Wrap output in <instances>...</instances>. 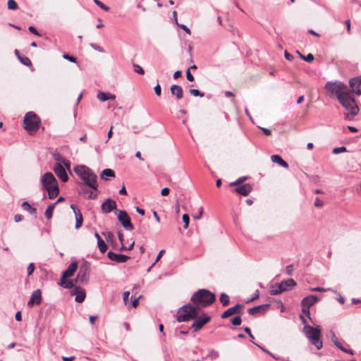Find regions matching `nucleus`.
<instances>
[{"label": "nucleus", "mask_w": 361, "mask_h": 361, "mask_svg": "<svg viewBox=\"0 0 361 361\" xmlns=\"http://www.w3.org/2000/svg\"><path fill=\"white\" fill-rule=\"evenodd\" d=\"M75 228L78 229L80 227H81L82 222H83L82 214L80 212V211L75 212Z\"/></svg>", "instance_id": "25"}, {"label": "nucleus", "mask_w": 361, "mask_h": 361, "mask_svg": "<svg viewBox=\"0 0 361 361\" xmlns=\"http://www.w3.org/2000/svg\"><path fill=\"white\" fill-rule=\"evenodd\" d=\"M90 46L94 49V50L97 51H99V52H104V49L102 47L95 44H93V43H91L90 44Z\"/></svg>", "instance_id": "48"}, {"label": "nucleus", "mask_w": 361, "mask_h": 361, "mask_svg": "<svg viewBox=\"0 0 361 361\" xmlns=\"http://www.w3.org/2000/svg\"><path fill=\"white\" fill-rule=\"evenodd\" d=\"M22 208L27 211L31 214H35L37 213V209L35 207H32L28 202H23L22 204Z\"/></svg>", "instance_id": "27"}, {"label": "nucleus", "mask_w": 361, "mask_h": 361, "mask_svg": "<svg viewBox=\"0 0 361 361\" xmlns=\"http://www.w3.org/2000/svg\"><path fill=\"white\" fill-rule=\"evenodd\" d=\"M269 306V305H268V304L256 306V307L248 309L247 312L250 315H255L257 313L265 312L267 311V310L268 309Z\"/></svg>", "instance_id": "21"}, {"label": "nucleus", "mask_w": 361, "mask_h": 361, "mask_svg": "<svg viewBox=\"0 0 361 361\" xmlns=\"http://www.w3.org/2000/svg\"><path fill=\"white\" fill-rule=\"evenodd\" d=\"M53 170L59 178H60L63 182H66L68 180V176L63 166L60 165L59 164H55L53 167Z\"/></svg>", "instance_id": "12"}, {"label": "nucleus", "mask_w": 361, "mask_h": 361, "mask_svg": "<svg viewBox=\"0 0 361 361\" xmlns=\"http://www.w3.org/2000/svg\"><path fill=\"white\" fill-rule=\"evenodd\" d=\"M331 341L334 343V345H337V342L338 341L336 334H334V332L333 331H331Z\"/></svg>", "instance_id": "55"}, {"label": "nucleus", "mask_w": 361, "mask_h": 361, "mask_svg": "<svg viewBox=\"0 0 361 361\" xmlns=\"http://www.w3.org/2000/svg\"><path fill=\"white\" fill-rule=\"evenodd\" d=\"M56 204V202H54V204H49L47 209L45 210L44 215L47 217V219H50L52 217L53 211L54 209V207Z\"/></svg>", "instance_id": "28"}, {"label": "nucleus", "mask_w": 361, "mask_h": 361, "mask_svg": "<svg viewBox=\"0 0 361 361\" xmlns=\"http://www.w3.org/2000/svg\"><path fill=\"white\" fill-rule=\"evenodd\" d=\"M74 287V282L73 281H67L66 285L64 286L65 288H73Z\"/></svg>", "instance_id": "57"}, {"label": "nucleus", "mask_w": 361, "mask_h": 361, "mask_svg": "<svg viewBox=\"0 0 361 361\" xmlns=\"http://www.w3.org/2000/svg\"><path fill=\"white\" fill-rule=\"evenodd\" d=\"M189 92H190V93L192 95H193V96H195V97H204V93L200 92L198 90H197V89H190Z\"/></svg>", "instance_id": "36"}, {"label": "nucleus", "mask_w": 361, "mask_h": 361, "mask_svg": "<svg viewBox=\"0 0 361 361\" xmlns=\"http://www.w3.org/2000/svg\"><path fill=\"white\" fill-rule=\"evenodd\" d=\"M133 67H134L135 72H136L140 75H143L145 73L144 69L140 66H139L137 64H134Z\"/></svg>", "instance_id": "39"}, {"label": "nucleus", "mask_w": 361, "mask_h": 361, "mask_svg": "<svg viewBox=\"0 0 361 361\" xmlns=\"http://www.w3.org/2000/svg\"><path fill=\"white\" fill-rule=\"evenodd\" d=\"M348 83L349 86L340 80L328 81L324 89L330 97H336L345 109L344 118L352 120L360 111L355 94H361V75L350 78Z\"/></svg>", "instance_id": "1"}, {"label": "nucleus", "mask_w": 361, "mask_h": 361, "mask_svg": "<svg viewBox=\"0 0 361 361\" xmlns=\"http://www.w3.org/2000/svg\"><path fill=\"white\" fill-rule=\"evenodd\" d=\"M323 204V202L319 197L315 198L314 202V206L315 207H322Z\"/></svg>", "instance_id": "44"}, {"label": "nucleus", "mask_w": 361, "mask_h": 361, "mask_svg": "<svg viewBox=\"0 0 361 361\" xmlns=\"http://www.w3.org/2000/svg\"><path fill=\"white\" fill-rule=\"evenodd\" d=\"M89 274V266L86 262H85L82 265H80L79 268V271L75 279V282L81 283L86 282L88 280Z\"/></svg>", "instance_id": "9"}, {"label": "nucleus", "mask_w": 361, "mask_h": 361, "mask_svg": "<svg viewBox=\"0 0 361 361\" xmlns=\"http://www.w3.org/2000/svg\"><path fill=\"white\" fill-rule=\"evenodd\" d=\"M107 256L111 261H114L117 263H124L130 259L127 255L117 254L111 251L108 252Z\"/></svg>", "instance_id": "16"}, {"label": "nucleus", "mask_w": 361, "mask_h": 361, "mask_svg": "<svg viewBox=\"0 0 361 361\" xmlns=\"http://www.w3.org/2000/svg\"><path fill=\"white\" fill-rule=\"evenodd\" d=\"M295 286H296V282L293 279H288L282 281L280 283L271 285L269 289V293L272 295H276L288 290L290 288Z\"/></svg>", "instance_id": "6"}, {"label": "nucleus", "mask_w": 361, "mask_h": 361, "mask_svg": "<svg viewBox=\"0 0 361 361\" xmlns=\"http://www.w3.org/2000/svg\"><path fill=\"white\" fill-rule=\"evenodd\" d=\"M23 219V216L20 214H16L14 216V220L16 222H20Z\"/></svg>", "instance_id": "64"}, {"label": "nucleus", "mask_w": 361, "mask_h": 361, "mask_svg": "<svg viewBox=\"0 0 361 361\" xmlns=\"http://www.w3.org/2000/svg\"><path fill=\"white\" fill-rule=\"evenodd\" d=\"M63 166L66 169V171H71V162L69 160L66 159L65 162H63Z\"/></svg>", "instance_id": "50"}, {"label": "nucleus", "mask_w": 361, "mask_h": 361, "mask_svg": "<svg viewBox=\"0 0 361 361\" xmlns=\"http://www.w3.org/2000/svg\"><path fill=\"white\" fill-rule=\"evenodd\" d=\"M97 97L101 102H105L109 99H115L116 96L110 93H106L100 91L98 92Z\"/></svg>", "instance_id": "24"}, {"label": "nucleus", "mask_w": 361, "mask_h": 361, "mask_svg": "<svg viewBox=\"0 0 361 361\" xmlns=\"http://www.w3.org/2000/svg\"><path fill=\"white\" fill-rule=\"evenodd\" d=\"M318 301V298L315 295H310L305 298H304L301 301L302 305H305L307 307H311L314 305Z\"/></svg>", "instance_id": "19"}, {"label": "nucleus", "mask_w": 361, "mask_h": 361, "mask_svg": "<svg viewBox=\"0 0 361 361\" xmlns=\"http://www.w3.org/2000/svg\"><path fill=\"white\" fill-rule=\"evenodd\" d=\"M116 214H117L118 220L126 230L132 231L134 229L130 219L126 211L118 210L116 212Z\"/></svg>", "instance_id": "8"}, {"label": "nucleus", "mask_w": 361, "mask_h": 361, "mask_svg": "<svg viewBox=\"0 0 361 361\" xmlns=\"http://www.w3.org/2000/svg\"><path fill=\"white\" fill-rule=\"evenodd\" d=\"M100 176L102 179L107 180L108 177H114L115 173L111 169H106L102 171V172L100 174Z\"/></svg>", "instance_id": "26"}, {"label": "nucleus", "mask_w": 361, "mask_h": 361, "mask_svg": "<svg viewBox=\"0 0 361 361\" xmlns=\"http://www.w3.org/2000/svg\"><path fill=\"white\" fill-rule=\"evenodd\" d=\"M243 305L240 304H237L234 305L233 307H231L228 309H227L226 311L223 312L221 314L222 319H226L231 315L238 314H240L241 313V310L243 308Z\"/></svg>", "instance_id": "13"}, {"label": "nucleus", "mask_w": 361, "mask_h": 361, "mask_svg": "<svg viewBox=\"0 0 361 361\" xmlns=\"http://www.w3.org/2000/svg\"><path fill=\"white\" fill-rule=\"evenodd\" d=\"M246 179H247V177H246V176L240 177V178H239L236 181H235V182L232 183L231 185H239V184H240L241 183H243V181H245Z\"/></svg>", "instance_id": "47"}, {"label": "nucleus", "mask_w": 361, "mask_h": 361, "mask_svg": "<svg viewBox=\"0 0 361 361\" xmlns=\"http://www.w3.org/2000/svg\"><path fill=\"white\" fill-rule=\"evenodd\" d=\"M129 295H130V292L129 291H125L123 293V301L126 304L128 300V298H129Z\"/></svg>", "instance_id": "61"}, {"label": "nucleus", "mask_w": 361, "mask_h": 361, "mask_svg": "<svg viewBox=\"0 0 361 361\" xmlns=\"http://www.w3.org/2000/svg\"><path fill=\"white\" fill-rule=\"evenodd\" d=\"M297 53L299 54L300 58L308 63H311L314 60V56L312 54H308L306 56H305L298 51H297Z\"/></svg>", "instance_id": "33"}, {"label": "nucleus", "mask_w": 361, "mask_h": 361, "mask_svg": "<svg viewBox=\"0 0 361 361\" xmlns=\"http://www.w3.org/2000/svg\"><path fill=\"white\" fill-rule=\"evenodd\" d=\"M216 300L215 295L207 289H200L191 297L190 300L195 305L190 304L182 306L177 316L179 322H188L195 318L200 307H206L212 305Z\"/></svg>", "instance_id": "2"}, {"label": "nucleus", "mask_w": 361, "mask_h": 361, "mask_svg": "<svg viewBox=\"0 0 361 361\" xmlns=\"http://www.w3.org/2000/svg\"><path fill=\"white\" fill-rule=\"evenodd\" d=\"M186 78L190 82L194 81V76L191 74L190 68L186 71Z\"/></svg>", "instance_id": "49"}, {"label": "nucleus", "mask_w": 361, "mask_h": 361, "mask_svg": "<svg viewBox=\"0 0 361 361\" xmlns=\"http://www.w3.org/2000/svg\"><path fill=\"white\" fill-rule=\"evenodd\" d=\"M310 307H307L305 305H302V312L305 314L310 319Z\"/></svg>", "instance_id": "42"}, {"label": "nucleus", "mask_w": 361, "mask_h": 361, "mask_svg": "<svg viewBox=\"0 0 361 361\" xmlns=\"http://www.w3.org/2000/svg\"><path fill=\"white\" fill-rule=\"evenodd\" d=\"M164 252H165V250H161L159 252V254H158V255H157V258H156V259H155L154 262L152 264V266H154V264H156V263L159 260V259L162 257V255H163V254L164 253Z\"/></svg>", "instance_id": "59"}, {"label": "nucleus", "mask_w": 361, "mask_h": 361, "mask_svg": "<svg viewBox=\"0 0 361 361\" xmlns=\"http://www.w3.org/2000/svg\"><path fill=\"white\" fill-rule=\"evenodd\" d=\"M220 302L223 306H227L230 302L229 296L227 294L222 293L220 296Z\"/></svg>", "instance_id": "31"}, {"label": "nucleus", "mask_w": 361, "mask_h": 361, "mask_svg": "<svg viewBox=\"0 0 361 361\" xmlns=\"http://www.w3.org/2000/svg\"><path fill=\"white\" fill-rule=\"evenodd\" d=\"M141 298V295H140L138 298H135L133 301H132V305L133 307H136L137 305H138V303H139V299Z\"/></svg>", "instance_id": "62"}, {"label": "nucleus", "mask_w": 361, "mask_h": 361, "mask_svg": "<svg viewBox=\"0 0 361 361\" xmlns=\"http://www.w3.org/2000/svg\"><path fill=\"white\" fill-rule=\"evenodd\" d=\"M78 192L80 195H82L84 197L88 200H94L97 197V193H94L92 191L90 190L87 186L83 184H80L78 189Z\"/></svg>", "instance_id": "14"}, {"label": "nucleus", "mask_w": 361, "mask_h": 361, "mask_svg": "<svg viewBox=\"0 0 361 361\" xmlns=\"http://www.w3.org/2000/svg\"><path fill=\"white\" fill-rule=\"evenodd\" d=\"M66 277H67V276H63V275L62 274V276H61V279H60V281H59V282H58V284H59V286H63V287L64 288V286L66 285V282H67V281L66 280Z\"/></svg>", "instance_id": "53"}, {"label": "nucleus", "mask_w": 361, "mask_h": 361, "mask_svg": "<svg viewBox=\"0 0 361 361\" xmlns=\"http://www.w3.org/2000/svg\"><path fill=\"white\" fill-rule=\"evenodd\" d=\"M78 268V264L77 262H74L69 264L68 268L66 271L63 272V276L70 277L73 275L75 271L77 270Z\"/></svg>", "instance_id": "22"}, {"label": "nucleus", "mask_w": 361, "mask_h": 361, "mask_svg": "<svg viewBox=\"0 0 361 361\" xmlns=\"http://www.w3.org/2000/svg\"><path fill=\"white\" fill-rule=\"evenodd\" d=\"M293 267L292 264L288 265L286 268V272L288 275H292Z\"/></svg>", "instance_id": "52"}, {"label": "nucleus", "mask_w": 361, "mask_h": 361, "mask_svg": "<svg viewBox=\"0 0 361 361\" xmlns=\"http://www.w3.org/2000/svg\"><path fill=\"white\" fill-rule=\"evenodd\" d=\"M97 246L99 251L102 253H104L107 250V245L105 242L102 240V238H99V240L97 242Z\"/></svg>", "instance_id": "30"}, {"label": "nucleus", "mask_w": 361, "mask_h": 361, "mask_svg": "<svg viewBox=\"0 0 361 361\" xmlns=\"http://www.w3.org/2000/svg\"><path fill=\"white\" fill-rule=\"evenodd\" d=\"M271 160L274 162V163H276L278 164H279L280 166H283V168L285 169H288V164L285 161L281 156L278 155V154H274V155H272L271 157Z\"/></svg>", "instance_id": "23"}, {"label": "nucleus", "mask_w": 361, "mask_h": 361, "mask_svg": "<svg viewBox=\"0 0 361 361\" xmlns=\"http://www.w3.org/2000/svg\"><path fill=\"white\" fill-rule=\"evenodd\" d=\"M183 223H184V228H188V224H189V221H190V217L188 214H184L183 215Z\"/></svg>", "instance_id": "40"}, {"label": "nucleus", "mask_w": 361, "mask_h": 361, "mask_svg": "<svg viewBox=\"0 0 361 361\" xmlns=\"http://www.w3.org/2000/svg\"><path fill=\"white\" fill-rule=\"evenodd\" d=\"M284 56L288 61H292L294 58L293 56L288 51H285Z\"/></svg>", "instance_id": "60"}, {"label": "nucleus", "mask_w": 361, "mask_h": 361, "mask_svg": "<svg viewBox=\"0 0 361 361\" xmlns=\"http://www.w3.org/2000/svg\"><path fill=\"white\" fill-rule=\"evenodd\" d=\"M331 290V288L326 289V288H321V287H315V288H310L311 291H317V292H326L327 290Z\"/></svg>", "instance_id": "43"}, {"label": "nucleus", "mask_w": 361, "mask_h": 361, "mask_svg": "<svg viewBox=\"0 0 361 361\" xmlns=\"http://www.w3.org/2000/svg\"><path fill=\"white\" fill-rule=\"evenodd\" d=\"M171 93L175 95L177 99H180L183 96V90L181 86L172 85L170 87Z\"/></svg>", "instance_id": "20"}, {"label": "nucleus", "mask_w": 361, "mask_h": 361, "mask_svg": "<svg viewBox=\"0 0 361 361\" xmlns=\"http://www.w3.org/2000/svg\"><path fill=\"white\" fill-rule=\"evenodd\" d=\"M28 30L32 32V34L35 35H37V36H40L39 33L38 32V31L36 30V28L33 26H30L28 27Z\"/></svg>", "instance_id": "54"}, {"label": "nucleus", "mask_w": 361, "mask_h": 361, "mask_svg": "<svg viewBox=\"0 0 361 361\" xmlns=\"http://www.w3.org/2000/svg\"><path fill=\"white\" fill-rule=\"evenodd\" d=\"M71 294L73 295H75V300L77 302H82L86 296L85 289L80 287H75V288L72 290Z\"/></svg>", "instance_id": "17"}, {"label": "nucleus", "mask_w": 361, "mask_h": 361, "mask_svg": "<svg viewBox=\"0 0 361 361\" xmlns=\"http://www.w3.org/2000/svg\"><path fill=\"white\" fill-rule=\"evenodd\" d=\"M16 54L18 55L19 60L23 65H25L26 66H32V62L28 57L19 56L18 50H16Z\"/></svg>", "instance_id": "29"}, {"label": "nucleus", "mask_w": 361, "mask_h": 361, "mask_svg": "<svg viewBox=\"0 0 361 361\" xmlns=\"http://www.w3.org/2000/svg\"><path fill=\"white\" fill-rule=\"evenodd\" d=\"M303 332L310 343L314 345L317 350L322 348L323 343L321 340V331L319 327L314 328L309 325H305Z\"/></svg>", "instance_id": "5"}, {"label": "nucleus", "mask_w": 361, "mask_h": 361, "mask_svg": "<svg viewBox=\"0 0 361 361\" xmlns=\"http://www.w3.org/2000/svg\"><path fill=\"white\" fill-rule=\"evenodd\" d=\"M235 191L243 196L248 195L252 191V186L249 183L242 185L235 189Z\"/></svg>", "instance_id": "18"}, {"label": "nucleus", "mask_w": 361, "mask_h": 361, "mask_svg": "<svg viewBox=\"0 0 361 361\" xmlns=\"http://www.w3.org/2000/svg\"><path fill=\"white\" fill-rule=\"evenodd\" d=\"M41 183L47 191L49 199L53 200L56 197L59 192V185L56 179L51 172H47L42 176Z\"/></svg>", "instance_id": "4"}, {"label": "nucleus", "mask_w": 361, "mask_h": 361, "mask_svg": "<svg viewBox=\"0 0 361 361\" xmlns=\"http://www.w3.org/2000/svg\"><path fill=\"white\" fill-rule=\"evenodd\" d=\"M8 8L11 10H16L18 8V4L15 0H8Z\"/></svg>", "instance_id": "35"}, {"label": "nucleus", "mask_w": 361, "mask_h": 361, "mask_svg": "<svg viewBox=\"0 0 361 361\" xmlns=\"http://www.w3.org/2000/svg\"><path fill=\"white\" fill-rule=\"evenodd\" d=\"M63 58L66 59V60H68V61H71V62H72V63H76V61H77L76 59L74 56H70V55H68L67 54H64L63 55Z\"/></svg>", "instance_id": "41"}, {"label": "nucleus", "mask_w": 361, "mask_h": 361, "mask_svg": "<svg viewBox=\"0 0 361 361\" xmlns=\"http://www.w3.org/2000/svg\"><path fill=\"white\" fill-rule=\"evenodd\" d=\"M94 2L95 3L96 5H97L98 6H99L102 9H103L104 11H108L109 10V8L104 5L102 1H100L99 0H94Z\"/></svg>", "instance_id": "38"}, {"label": "nucleus", "mask_w": 361, "mask_h": 361, "mask_svg": "<svg viewBox=\"0 0 361 361\" xmlns=\"http://www.w3.org/2000/svg\"><path fill=\"white\" fill-rule=\"evenodd\" d=\"M154 92H155V94L157 95V96H160L161 95V86L159 85V84H157L154 88Z\"/></svg>", "instance_id": "51"}, {"label": "nucleus", "mask_w": 361, "mask_h": 361, "mask_svg": "<svg viewBox=\"0 0 361 361\" xmlns=\"http://www.w3.org/2000/svg\"><path fill=\"white\" fill-rule=\"evenodd\" d=\"M74 171L83 180V185L94 190H98L97 176L92 169L85 166H77Z\"/></svg>", "instance_id": "3"}, {"label": "nucleus", "mask_w": 361, "mask_h": 361, "mask_svg": "<svg viewBox=\"0 0 361 361\" xmlns=\"http://www.w3.org/2000/svg\"><path fill=\"white\" fill-rule=\"evenodd\" d=\"M169 189L168 188H164L161 191V194L163 196H166L169 195Z\"/></svg>", "instance_id": "63"}, {"label": "nucleus", "mask_w": 361, "mask_h": 361, "mask_svg": "<svg viewBox=\"0 0 361 361\" xmlns=\"http://www.w3.org/2000/svg\"><path fill=\"white\" fill-rule=\"evenodd\" d=\"M34 270H35V264L33 263H30L27 268V275L28 276L31 275L33 273Z\"/></svg>", "instance_id": "45"}, {"label": "nucleus", "mask_w": 361, "mask_h": 361, "mask_svg": "<svg viewBox=\"0 0 361 361\" xmlns=\"http://www.w3.org/2000/svg\"><path fill=\"white\" fill-rule=\"evenodd\" d=\"M192 319H195V321L192 324V327L197 331L200 330L204 324L211 320V317L204 314L200 317L197 315L196 317Z\"/></svg>", "instance_id": "10"}, {"label": "nucleus", "mask_w": 361, "mask_h": 361, "mask_svg": "<svg viewBox=\"0 0 361 361\" xmlns=\"http://www.w3.org/2000/svg\"><path fill=\"white\" fill-rule=\"evenodd\" d=\"M346 151H347V149L345 147H336V148L333 149L332 153L334 154H338L339 153L345 152Z\"/></svg>", "instance_id": "37"}, {"label": "nucleus", "mask_w": 361, "mask_h": 361, "mask_svg": "<svg viewBox=\"0 0 361 361\" xmlns=\"http://www.w3.org/2000/svg\"><path fill=\"white\" fill-rule=\"evenodd\" d=\"M42 301V292L39 289H37L32 292L30 300L27 302V306L32 307L34 304L39 305Z\"/></svg>", "instance_id": "15"}, {"label": "nucleus", "mask_w": 361, "mask_h": 361, "mask_svg": "<svg viewBox=\"0 0 361 361\" xmlns=\"http://www.w3.org/2000/svg\"><path fill=\"white\" fill-rule=\"evenodd\" d=\"M259 297V292L258 290H257L255 293L254 294L253 297L251 298L250 300H248L247 302H252V301L257 299Z\"/></svg>", "instance_id": "58"}, {"label": "nucleus", "mask_w": 361, "mask_h": 361, "mask_svg": "<svg viewBox=\"0 0 361 361\" xmlns=\"http://www.w3.org/2000/svg\"><path fill=\"white\" fill-rule=\"evenodd\" d=\"M231 322L233 325L239 326L242 323V319H241L240 316L238 315V316H236L234 318H233Z\"/></svg>", "instance_id": "34"}, {"label": "nucleus", "mask_w": 361, "mask_h": 361, "mask_svg": "<svg viewBox=\"0 0 361 361\" xmlns=\"http://www.w3.org/2000/svg\"><path fill=\"white\" fill-rule=\"evenodd\" d=\"M102 235L105 237V238L107 241H109V240H111L114 237L113 233L109 231L103 232Z\"/></svg>", "instance_id": "46"}, {"label": "nucleus", "mask_w": 361, "mask_h": 361, "mask_svg": "<svg viewBox=\"0 0 361 361\" xmlns=\"http://www.w3.org/2000/svg\"><path fill=\"white\" fill-rule=\"evenodd\" d=\"M178 26L183 29L186 33H188V35H190V30L185 25H183V24H179Z\"/></svg>", "instance_id": "56"}, {"label": "nucleus", "mask_w": 361, "mask_h": 361, "mask_svg": "<svg viewBox=\"0 0 361 361\" xmlns=\"http://www.w3.org/2000/svg\"><path fill=\"white\" fill-rule=\"evenodd\" d=\"M39 118L32 111L27 112L24 118L25 128L27 131H36L39 128Z\"/></svg>", "instance_id": "7"}, {"label": "nucleus", "mask_w": 361, "mask_h": 361, "mask_svg": "<svg viewBox=\"0 0 361 361\" xmlns=\"http://www.w3.org/2000/svg\"><path fill=\"white\" fill-rule=\"evenodd\" d=\"M101 209L105 214L110 213L111 212L116 210V202L111 198H107L101 205Z\"/></svg>", "instance_id": "11"}, {"label": "nucleus", "mask_w": 361, "mask_h": 361, "mask_svg": "<svg viewBox=\"0 0 361 361\" xmlns=\"http://www.w3.org/2000/svg\"><path fill=\"white\" fill-rule=\"evenodd\" d=\"M54 159L56 160V164H59L60 165L63 166V162L66 160V158H64L63 156H61L59 153H55L53 155Z\"/></svg>", "instance_id": "32"}]
</instances>
